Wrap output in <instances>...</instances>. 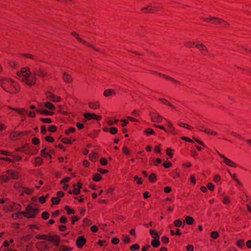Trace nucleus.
<instances>
[{
	"mask_svg": "<svg viewBox=\"0 0 251 251\" xmlns=\"http://www.w3.org/2000/svg\"><path fill=\"white\" fill-rule=\"evenodd\" d=\"M45 106L50 110H54L55 106L50 102H46L44 104Z\"/></svg>",
	"mask_w": 251,
	"mask_h": 251,
	"instance_id": "72a5a7b5",
	"label": "nucleus"
},
{
	"mask_svg": "<svg viewBox=\"0 0 251 251\" xmlns=\"http://www.w3.org/2000/svg\"><path fill=\"white\" fill-rule=\"evenodd\" d=\"M116 91L112 89H108L105 90L103 92V95L105 97L114 96L116 94Z\"/></svg>",
	"mask_w": 251,
	"mask_h": 251,
	"instance_id": "6ab92c4d",
	"label": "nucleus"
},
{
	"mask_svg": "<svg viewBox=\"0 0 251 251\" xmlns=\"http://www.w3.org/2000/svg\"><path fill=\"white\" fill-rule=\"evenodd\" d=\"M118 122V120L110 119H108L107 120V123L108 125L112 126L114 124H117Z\"/></svg>",
	"mask_w": 251,
	"mask_h": 251,
	"instance_id": "37998d69",
	"label": "nucleus"
},
{
	"mask_svg": "<svg viewBox=\"0 0 251 251\" xmlns=\"http://www.w3.org/2000/svg\"><path fill=\"white\" fill-rule=\"evenodd\" d=\"M16 75L19 79L28 85L32 86L35 83L34 75L31 74L28 68H23L17 72Z\"/></svg>",
	"mask_w": 251,
	"mask_h": 251,
	"instance_id": "f03ea898",
	"label": "nucleus"
},
{
	"mask_svg": "<svg viewBox=\"0 0 251 251\" xmlns=\"http://www.w3.org/2000/svg\"><path fill=\"white\" fill-rule=\"evenodd\" d=\"M48 130H49V131L51 132H55L56 130V127L54 126L50 125L49 126V127L48 128Z\"/></svg>",
	"mask_w": 251,
	"mask_h": 251,
	"instance_id": "6e6d98bb",
	"label": "nucleus"
},
{
	"mask_svg": "<svg viewBox=\"0 0 251 251\" xmlns=\"http://www.w3.org/2000/svg\"><path fill=\"white\" fill-rule=\"evenodd\" d=\"M73 190H69L68 191V193H69L70 194H74L75 195H78L80 192V190L79 189V188L76 187V184H73Z\"/></svg>",
	"mask_w": 251,
	"mask_h": 251,
	"instance_id": "4be33fe9",
	"label": "nucleus"
},
{
	"mask_svg": "<svg viewBox=\"0 0 251 251\" xmlns=\"http://www.w3.org/2000/svg\"><path fill=\"white\" fill-rule=\"evenodd\" d=\"M202 19L206 22H210L213 24L226 23L224 20L218 18L210 17L207 18H203Z\"/></svg>",
	"mask_w": 251,
	"mask_h": 251,
	"instance_id": "6e6552de",
	"label": "nucleus"
},
{
	"mask_svg": "<svg viewBox=\"0 0 251 251\" xmlns=\"http://www.w3.org/2000/svg\"><path fill=\"white\" fill-rule=\"evenodd\" d=\"M75 139H74L73 140H72L71 139H69L67 138H63L62 139L61 141L64 144H72L73 143V141H75Z\"/></svg>",
	"mask_w": 251,
	"mask_h": 251,
	"instance_id": "2f4dec72",
	"label": "nucleus"
},
{
	"mask_svg": "<svg viewBox=\"0 0 251 251\" xmlns=\"http://www.w3.org/2000/svg\"><path fill=\"white\" fill-rule=\"evenodd\" d=\"M98 157V154L95 152H92L89 155V159L93 161H94Z\"/></svg>",
	"mask_w": 251,
	"mask_h": 251,
	"instance_id": "c85d7f7f",
	"label": "nucleus"
},
{
	"mask_svg": "<svg viewBox=\"0 0 251 251\" xmlns=\"http://www.w3.org/2000/svg\"><path fill=\"white\" fill-rule=\"evenodd\" d=\"M86 240L83 236L78 237L76 240V244L78 248L81 249L85 244Z\"/></svg>",
	"mask_w": 251,
	"mask_h": 251,
	"instance_id": "2eb2a0df",
	"label": "nucleus"
},
{
	"mask_svg": "<svg viewBox=\"0 0 251 251\" xmlns=\"http://www.w3.org/2000/svg\"><path fill=\"white\" fill-rule=\"evenodd\" d=\"M50 214L47 212H44L42 214V217L43 219L47 220L49 219Z\"/></svg>",
	"mask_w": 251,
	"mask_h": 251,
	"instance_id": "4d7b16f0",
	"label": "nucleus"
},
{
	"mask_svg": "<svg viewBox=\"0 0 251 251\" xmlns=\"http://www.w3.org/2000/svg\"><path fill=\"white\" fill-rule=\"evenodd\" d=\"M196 47L204 55H208V51L206 47L202 44L197 43Z\"/></svg>",
	"mask_w": 251,
	"mask_h": 251,
	"instance_id": "dca6fc26",
	"label": "nucleus"
},
{
	"mask_svg": "<svg viewBox=\"0 0 251 251\" xmlns=\"http://www.w3.org/2000/svg\"><path fill=\"white\" fill-rule=\"evenodd\" d=\"M84 116L88 120L95 119L97 121H100L102 119L101 116L96 115L94 113H86L84 114Z\"/></svg>",
	"mask_w": 251,
	"mask_h": 251,
	"instance_id": "f8f14e48",
	"label": "nucleus"
},
{
	"mask_svg": "<svg viewBox=\"0 0 251 251\" xmlns=\"http://www.w3.org/2000/svg\"><path fill=\"white\" fill-rule=\"evenodd\" d=\"M142 11L144 13H149L153 12L158 10V7L155 4H150L148 6L142 8Z\"/></svg>",
	"mask_w": 251,
	"mask_h": 251,
	"instance_id": "1a4fd4ad",
	"label": "nucleus"
},
{
	"mask_svg": "<svg viewBox=\"0 0 251 251\" xmlns=\"http://www.w3.org/2000/svg\"><path fill=\"white\" fill-rule=\"evenodd\" d=\"M39 212V210L37 208H33L31 205H28L25 211L20 212V214H23V215L27 218H33Z\"/></svg>",
	"mask_w": 251,
	"mask_h": 251,
	"instance_id": "7ed1b4c3",
	"label": "nucleus"
},
{
	"mask_svg": "<svg viewBox=\"0 0 251 251\" xmlns=\"http://www.w3.org/2000/svg\"><path fill=\"white\" fill-rule=\"evenodd\" d=\"M174 226L176 227H179L182 225V222L180 220L177 219L174 221Z\"/></svg>",
	"mask_w": 251,
	"mask_h": 251,
	"instance_id": "3c124183",
	"label": "nucleus"
},
{
	"mask_svg": "<svg viewBox=\"0 0 251 251\" xmlns=\"http://www.w3.org/2000/svg\"><path fill=\"white\" fill-rule=\"evenodd\" d=\"M221 180V177L219 175H216L214 176L213 181L217 183H218Z\"/></svg>",
	"mask_w": 251,
	"mask_h": 251,
	"instance_id": "052dcab7",
	"label": "nucleus"
},
{
	"mask_svg": "<svg viewBox=\"0 0 251 251\" xmlns=\"http://www.w3.org/2000/svg\"><path fill=\"white\" fill-rule=\"evenodd\" d=\"M100 161V164L103 166H105V165H107V161L106 159L104 157L101 158Z\"/></svg>",
	"mask_w": 251,
	"mask_h": 251,
	"instance_id": "e2e57ef3",
	"label": "nucleus"
},
{
	"mask_svg": "<svg viewBox=\"0 0 251 251\" xmlns=\"http://www.w3.org/2000/svg\"><path fill=\"white\" fill-rule=\"evenodd\" d=\"M36 238L38 239H42L45 240H48L53 241L54 243L58 244L59 242V238L56 236H48L44 234H37L36 236Z\"/></svg>",
	"mask_w": 251,
	"mask_h": 251,
	"instance_id": "39448f33",
	"label": "nucleus"
},
{
	"mask_svg": "<svg viewBox=\"0 0 251 251\" xmlns=\"http://www.w3.org/2000/svg\"><path fill=\"white\" fill-rule=\"evenodd\" d=\"M134 180H137V183L138 184H142V178L141 177H139L137 176H134Z\"/></svg>",
	"mask_w": 251,
	"mask_h": 251,
	"instance_id": "bf43d9fd",
	"label": "nucleus"
},
{
	"mask_svg": "<svg viewBox=\"0 0 251 251\" xmlns=\"http://www.w3.org/2000/svg\"><path fill=\"white\" fill-rule=\"evenodd\" d=\"M0 85L4 91L11 94H16L20 90L18 83L9 78H1L0 80Z\"/></svg>",
	"mask_w": 251,
	"mask_h": 251,
	"instance_id": "f257e3e1",
	"label": "nucleus"
},
{
	"mask_svg": "<svg viewBox=\"0 0 251 251\" xmlns=\"http://www.w3.org/2000/svg\"><path fill=\"white\" fill-rule=\"evenodd\" d=\"M46 198H49L48 196H46V197L42 196L39 197V201L41 203H44L46 202Z\"/></svg>",
	"mask_w": 251,
	"mask_h": 251,
	"instance_id": "5fc2aeb1",
	"label": "nucleus"
},
{
	"mask_svg": "<svg viewBox=\"0 0 251 251\" xmlns=\"http://www.w3.org/2000/svg\"><path fill=\"white\" fill-rule=\"evenodd\" d=\"M75 128L74 127H70L68 129L66 130L65 131V134L68 135L70 133H73L75 131Z\"/></svg>",
	"mask_w": 251,
	"mask_h": 251,
	"instance_id": "a18cd8bd",
	"label": "nucleus"
},
{
	"mask_svg": "<svg viewBox=\"0 0 251 251\" xmlns=\"http://www.w3.org/2000/svg\"><path fill=\"white\" fill-rule=\"evenodd\" d=\"M23 191L27 194L31 195L33 193V190L29 188L25 187L23 188Z\"/></svg>",
	"mask_w": 251,
	"mask_h": 251,
	"instance_id": "de8ad7c7",
	"label": "nucleus"
},
{
	"mask_svg": "<svg viewBox=\"0 0 251 251\" xmlns=\"http://www.w3.org/2000/svg\"><path fill=\"white\" fill-rule=\"evenodd\" d=\"M9 176L6 175H3L0 176V181L1 182H8L9 180Z\"/></svg>",
	"mask_w": 251,
	"mask_h": 251,
	"instance_id": "c9c22d12",
	"label": "nucleus"
},
{
	"mask_svg": "<svg viewBox=\"0 0 251 251\" xmlns=\"http://www.w3.org/2000/svg\"><path fill=\"white\" fill-rule=\"evenodd\" d=\"M60 201V200L58 197H53L51 198V202L53 204H57Z\"/></svg>",
	"mask_w": 251,
	"mask_h": 251,
	"instance_id": "49530a36",
	"label": "nucleus"
},
{
	"mask_svg": "<svg viewBox=\"0 0 251 251\" xmlns=\"http://www.w3.org/2000/svg\"><path fill=\"white\" fill-rule=\"evenodd\" d=\"M46 148H44L41 151V154L42 156L44 157H47L48 156L50 157V158H51V155L47 152L46 151Z\"/></svg>",
	"mask_w": 251,
	"mask_h": 251,
	"instance_id": "c03bdc74",
	"label": "nucleus"
},
{
	"mask_svg": "<svg viewBox=\"0 0 251 251\" xmlns=\"http://www.w3.org/2000/svg\"><path fill=\"white\" fill-rule=\"evenodd\" d=\"M130 239L128 235L123 236V241L126 243H129L130 242Z\"/></svg>",
	"mask_w": 251,
	"mask_h": 251,
	"instance_id": "0e129e2a",
	"label": "nucleus"
},
{
	"mask_svg": "<svg viewBox=\"0 0 251 251\" xmlns=\"http://www.w3.org/2000/svg\"><path fill=\"white\" fill-rule=\"evenodd\" d=\"M161 241L165 244H167L169 242V239L168 237L164 236L161 238Z\"/></svg>",
	"mask_w": 251,
	"mask_h": 251,
	"instance_id": "774afa93",
	"label": "nucleus"
},
{
	"mask_svg": "<svg viewBox=\"0 0 251 251\" xmlns=\"http://www.w3.org/2000/svg\"><path fill=\"white\" fill-rule=\"evenodd\" d=\"M42 163V159L40 157H36L34 160V165L35 166H40Z\"/></svg>",
	"mask_w": 251,
	"mask_h": 251,
	"instance_id": "7c9ffc66",
	"label": "nucleus"
},
{
	"mask_svg": "<svg viewBox=\"0 0 251 251\" xmlns=\"http://www.w3.org/2000/svg\"><path fill=\"white\" fill-rule=\"evenodd\" d=\"M167 123V126L169 128V129L167 130L168 132L171 133H172L174 135L177 134V132L176 131V128L175 127L173 126L172 124L169 121H167L166 120Z\"/></svg>",
	"mask_w": 251,
	"mask_h": 251,
	"instance_id": "f3484780",
	"label": "nucleus"
},
{
	"mask_svg": "<svg viewBox=\"0 0 251 251\" xmlns=\"http://www.w3.org/2000/svg\"><path fill=\"white\" fill-rule=\"evenodd\" d=\"M144 132L148 136L151 134H155L154 130L151 128H147Z\"/></svg>",
	"mask_w": 251,
	"mask_h": 251,
	"instance_id": "79ce46f5",
	"label": "nucleus"
},
{
	"mask_svg": "<svg viewBox=\"0 0 251 251\" xmlns=\"http://www.w3.org/2000/svg\"><path fill=\"white\" fill-rule=\"evenodd\" d=\"M7 174L10 178L13 179H16L19 177V174L14 170H8L7 172Z\"/></svg>",
	"mask_w": 251,
	"mask_h": 251,
	"instance_id": "a211bd4d",
	"label": "nucleus"
},
{
	"mask_svg": "<svg viewBox=\"0 0 251 251\" xmlns=\"http://www.w3.org/2000/svg\"><path fill=\"white\" fill-rule=\"evenodd\" d=\"M159 75H160V76L164 77L165 78H166V79H168V80H170L171 81H172L174 83H178V81L175 80V79H174L173 78L168 76V75H161V74H159Z\"/></svg>",
	"mask_w": 251,
	"mask_h": 251,
	"instance_id": "f704fd0d",
	"label": "nucleus"
},
{
	"mask_svg": "<svg viewBox=\"0 0 251 251\" xmlns=\"http://www.w3.org/2000/svg\"><path fill=\"white\" fill-rule=\"evenodd\" d=\"M118 129L116 127H111L109 129V132L112 135H115L117 133Z\"/></svg>",
	"mask_w": 251,
	"mask_h": 251,
	"instance_id": "8fccbe9b",
	"label": "nucleus"
},
{
	"mask_svg": "<svg viewBox=\"0 0 251 251\" xmlns=\"http://www.w3.org/2000/svg\"><path fill=\"white\" fill-rule=\"evenodd\" d=\"M10 156H11V157H6L4 158H0V159H2L6 161H8L9 162H14L16 161H19L21 160L22 159L21 156L17 155H13L12 153L11 155H10Z\"/></svg>",
	"mask_w": 251,
	"mask_h": 251,
	"instance_id": "9b49d317",
	"label": "nucleus"
},
{
	"mask_svg": "<svg viewBox=\"0 0 251 251\" xmlns=\"http://www.w3.org/2000/svg\"><path fill=\"white\" fill-rule=\"evenodd\" d=\"M151 245L155 248L158 247L160 245V241L159 239L155 238L153 239L151 242Z\"/></svg>",
	"mask_w": 251,
	"mask_h": 251,
	"instance_id": "c756f323",
	"label": "nucleus"
},
{
	"mask_svg": "<svg viewBox=\"0 0 251 251\" xmlns=\"http://www.w3.org/2000/svg\"><path fill=\"white\" fill-rule=\"evenodd\" d=\"M101 179V175L99 173H96L93 175V179L96 182H98Z\"/></svg>",
	"mask_w": 251,
	"mask_h": 251,
	"instance_id": "e433bc0d",
	"label": "nucleus"
},
{
	"mask_svg": "<svg viewBox=\"0 0 251 251\" xmlns=\"http://www.w3.org/2000/svg\"><path fill=\"white\" fill-rule=\"evenodd\" d=\"M149 180L152 183H154L156 181V176L155 174L152 173L149 176Z\"/></svg>",
	"mask_w": 251,
	"mask_h": 251,
	"instance_id": "a19ab883",
	"label": "nucleus"
},
{
	"mask_svg": "<svg viewBox=\"0 0 251 251\" xmlns=\"http://www.w3.org/2000/svg\"><path fill=\"white\" fill-rule=\"evenodd\" d=\"M204 132L208 134H210V135H214V136H216V135H218V133L216 131L212 130L210 129H208V128L205 129L204 130Z\"/></svg>",
	"mask_w": 251,
	"mask_h": 251,
	"instance_id": "4c0bfd02",
	"label": "nucleus"
},
{
	"mask_svg": "<svg viewBox=\"0 0 251 251\" xmlns=\"http://www.w3.org/2000/svg\"><path fill=\"white\" fill-rule=\"evenodd\" d=\"M236 245L239 248H242L244 245V241L243 240H238L236 243Z\"/></svg>",
	"mask_w": 251,
	"mask_h": 251,
	"instance_id": "603ef678",
	"label": "nucleus"
},
{
	"mask_svg": "<svg viewBox=\"0 0 251 251\" xmlns=\"http://www.w3.org/2000/svg\"><path fill=\"white\" fill-rule=\"evenodd\" d=\"M223 202L225 204H228L230 202V200L228 197H225L224 198Z\"/></svg>",
	"mask_w": 251,
	"mask_h": 251,
	"instance_id": "680f3d73",
	"label": "nucleus"
},
{
	"mask_svg": "<svg viewBox=\"0 0 251 251\" xmlns=\"http://www.w3.org/2000/svg\"><path fill=\"white\" fill-rule=\"evenodd\" d=\"M197 43L194 42H192V41H186L185 42V44H184V45L187 47H189V48H193L194 47V46L196 47V44Z\"/></svg>",
	"mask_w": 251,
	"mask_h": 251,
	"instance_id": "58836bf2",
	"label": "nucleus"
},
{
	"mask_svg": "<svg viewBox=\"0 0 251 251\" xmlns=\"http://www.w3.org/2000/svg\"><path fill=\"white\" fill-rule=\"evenodd\" d=\"M139 248H140V246H139L138 244H135L130 246V249L131 251H135V250L139 249Z\"/></svg>",
	"mask_w": 251,
	"mask_h": 251,
	"instance_id": "13d9d810",
	"label": "nucleus"
},
{
	"mask_svg": "<svg viewBox=\"0 0 251 251\" xmlns=\"http://www.w3.org/2000/svg\"><path fill=\"white\" fill-rule=\"evenodd\" d=\"M178 126L180 127L188 129L189 130H192L193 128L192 126H189L188 124L183 122L178 123Z\"/></svg>",
	"mask_w": 251,
	"mask_h": 251,
	"instance_id": "a878e982",
	"label": "nucleus"
},
{
	"mask_svg": "<svg viewBox=\"0 0 251 251\" xmlns=\"http://www.w3.org/2000/svg\"><path fill=\"white\" fill-rule=\"evenodd\" d=\"M62 79L66 83H71L73 81L71 75L65 72L63 74Z\"/></svg>",
	"mask_w": 251,
	"mask_h": 251,
	"instance_id": "aec40b11",
	"label": "nucleus"
},
{
	"mask_svg": "<svg viewBox=\"0 0 251 251\" xmlns=\"http://www.w3.org/2000/svg\"><path fill=\"white\" fill-rule=\"evenodd\" d=\"M150 233L152 237V238H153L154 239H159V236L158 235L157 232L155 230L151 229L150 230Z\"/></svg>",
	"mask_w": 251,
	"mask_h": 251,
	"instance_id": "cd10ccee",
	"label": "nucleus"
},
{
	"mask_svg": "<svg viewBox=\"0 0 251 251\" xmlns=\"http://www.w3.org/2000/svg\"><path fill=\"white\" fill-rule=\"evenodd\" d=\"M158 100L162 104L169 105L173 108H175V107L166 99L159 98Z\"/></svg>",
	"mask_w": 251,
	"mask_h": 251,
	"instance_id": "bb28decb",
	"label": "nucleus"
},
{
	"mask_svg": "<svg viewBox=\"0 0 251 251\" xmlns=\"http://www.w3.org/2000/svg\"><path fill=\"white\" fill-rule=\"evenodd\" d=\"M46 97L48 100L54 102H60L61 100L60 97L56 96L50 92H48L46 93Z\"/></svg>",
	"mask_w": 251,
	"mask_h": 251,
	"instance_id": "9d476101",
	"label": "nucleus"
},
{
	"mask_svg": "<svg viewBox=\"0 0 251 251\" xmlns=\"http://www.w3.org/2000/svg\"><path fill=\"white\" fill-rule=\"evenodd\" d=\"M185 220L186 224L189 225H192L194 222V219L190 216H186Z\"/></svg>",
	"mask_w": 251,
	"mask_h": 251,
	"instance_id": "473e14b6",
	"label": "nucleus"
},
{
	"mask_svg": "<svg viewBox=\"0 0 251 251\" xmlns=\"http://www.w3.org/2000/svg\"><path fill=\"white\" fill-rule=\"evenodd\" d=\"M150 116L151 121L154 123H161L163 119V118L156 112H151Z\"/></svg>",
	"mask_w": 251,
	"mask_h": 251,
	"instance_id": "0eeeda50",
	"label": "nucleus"
},
{
	"mask_svg": "<svg viewBox=\"0 0 251 251\" xmlns=\"http://www.w3.org/2000/svg\"><path fill=\"white\" fill-rule=\"evenodd\" d=\"M41 121L46 124H50L51 122V120L50 118H41Z\"/></svg>",
	"mask_w": 251,
	"mask_h": 251,
	"instance_id": "338daca9",
	"label": "nucleus"
},
{
	"mask_svg": "<svg viewBox=\"0 0 251 251\" xmlns=\"http://www.w3.org/2000/svg\"><path fill=\"white\" fill-rule=\"evenodd\" d=\"M34 75H36L39 76L43 77L45 76L46 75V73L43 69H39L35 72Z\"/></svg>",
	"mask_w": 251,
	"mask_h": 251,
	"instance_id": "393cba45",
	"label": "nucleus"
},
{
	"mask_svg": "<svg viewBox=\"0 0 251 251\" xmlns=\"http://www.w3.org/2000/svg\"><path fill=\"white\" fill-rule=\"evenodd\" d=\"M9 108L11 109H12L14 111H17L19 114H20V115H21L22 116H24L27 113V111L24 108L17 109V108H13L12 107H9Z\"/></svg>",
	"mask_w": 251,
	"mask_h": 251,
	"instance_id": "b1692460",
	"label": "nucleus"
},
{
	"mask_svg": "<svg viewBox=\"0 0 251 251\" xmlns=\"http://www.w3.org/2000/svg\"><path fill=\"white\" fill-rule=\"evenodd\" d=\"M3 209L6 212L20 210V205L12 202H8L4 206Z\"/></svg>",
	"mask_w": 251,
	"mask_h": 251,
	"instance_id": "20e7f679",
	"label": "nucleus"
},
{
	"mask_svg": "<svg viewBox=\"0 0 251 251\" xmlns=\"http://www.w3.org/2000/svg\"><path fill=\"white\" fill-rule=\"evenodd\" d=\"M64 209L66 210L67 214H75V210L73 209H71L68 205L65 206Z\"/></svg>",
	"mask_w": 251,
	"mask_h": 251,
	"instance_id": "ea45409f",
	"label": "nucleus"
},
{
	"mask_svg": "<svg viewBox=\"0 0 251 251\" xmlns=\"http://www.w3.org/2000/svg\"><path fill=\"white\" fill-rule=\"evenodd\" d=\"M218 154L223 159L224 162L229 167H236L237 165L236 163L232 161L230 159L225 156L223 154L220 153L219 151H217Z\"/></svg>",
	"mask_w": 251,
	"mask_h": 251,
	"instance_id": "423d86ee",
	"label": "nucleus"
},
{
	"mask_svg": "<svg viewBox=\"0 0 251 251\" xmlns=\"http://www.w3.org/2000/svg\"><path fill=\"white\" fill-rule=\"evenodd\" d=\"M163 166L165 168H170L172 165V164L171 162H170V161H165L164 163H163Z\"/></svg>",
	"mask_w": 251,
	"mask_h": 251,
	"instance_id": "864d4df0",
	"label": "nucleus"
},
{
	"mask_svg": "<svg viewBox=\"0 0 251 251\" xmlns=\"http://www.w3.org/2000/svg\"><path fill=\"white\" fill-rule=\"evenodd\" d=\"M45 140L47 142H50V143H52L54 141V138L50 136H46L45 137Z\"/></svg>",
	"mask_w": 251,
	"mask_h": 251,
	"instance_id": "69168bd1",
	"label": "nucleus"
},
{
	"mask_svg": "<svg viewBox=\"0 0 251 251\" xmlns=\"http://www.w3.org/2000/svg\"><path fill=\"white\" fill-rule=\"evenodd\" d=\"M36 111L40 114H42L45 115H52L54 113L52 111L43 108H37Z\"/></svg>",
	"mask_w": 251,
	"mask_h": 251,
	"instance_id": "412c9836",
	"label": "nucleus"
},
{
	"mask_svg": "<svg viewBox=\"0 0 251 251\" xmlns=\"http://www.w3.org/2000/svg\"><path fill=\"white\" fill-rule=\"evenodd\" d=\"M71 34L75 36L76 39L79 41V42L83 43V44H86V45H87L88 46L90 47H91L94 50H95L97 51H99V50L95 48H94L92 45L91 44H88L86 42H85V41H84L83 39H82L81 38H80L79 37V35L78 34L75 32H72L71 33Z\"/></svg>",
	"mask_w": 251,
	"mask_h": 251,
	"instance_id": "ddd939ff",
	"label": "nucleus"
},
{
	"mask_svg": "<svg viewBox=\"0 0 251 251\" xmlns=\"http://www.w3.org/2000/svg\"><path fill=\"white\" fill-rule=\"evenodd\" d=\"M210 236L214 239H217L219 237V233L216 231H212L211 232Z\"/></svg>",
	"mask_w": 251,
	"mask_h": 251,
	"instance_id": "09e8293b",
	"label": "nucleus"
},
{
	"mask_svg": "<svg viewBox=\"0 0 251 251\" xmlns=\"http://www.w3.org/2000/svg\"><path fill=\"white\" fill-rule=\"evenodd\" d=\"M71 34L75 36L76 39L79 41V42L83 43V44H86V45H87L88 46L90 47H91L94 50H95L97 51H99V50L95 48H94L92 45L91 44H88L86 42H85V41H84L83 39H82L81 38H80L79 37V35L78 34L75 32H72L71 33Z\"/></svg>",
	"mask_w": 251,
	"mask_h": 251,
	"instance_id": "4468645a",
	"label": "nucleus"
},
{
	"mask_svg": "<svg viewBox=\"0 0 251 251\" xmlns=\"http://www.w3.org/2000/svg\"><path fill=\"white\" fill-rule=\"evenodd\" d=\"M100 106V103L98 101L91 102L89 103V107L93 109H98Z\"/></svg>",
	"mask_w": 251,
	"mask_h": 251,
	"instance_id": "5701e85b",
	"label": "nucleus"
}]
</instances>
